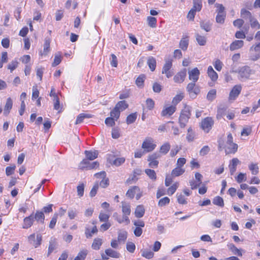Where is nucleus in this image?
I'll return each mask as SVG.
<instances>
[{
    "instance_id": "53",
    "label": "nucleus",
    "mask_w": 260,
    "mask_h": 260,
    "mask_svg": "<svg viewBox=\"0 0 260 260\" xmlns=\"http://www.w3.org/2000/svg\"><path fill=\"white\" fill-rule=\"evenodd\" d=\"M195 137V134L194 132L192 131V129L191 127H189L188 129V133L186 136V139L188 142H191L194 140Z\"/></svg>"
},
{
    "instance_id": "44",
    "label": "nucleus",
    "mask_w": 260,
    "mask_h": 260,
    "mask_svg": "<svg viewBox=\"0 0 260 260\" xmlns=\"http://www.w3.org/2000/svg\"><path fill=\"white\" fill-rule=\"evenodd\" d=\"M179 186V183L176 182L174 183L172 186H171L168 189V194L169 196H171L173 194Z\"/></svg>"
},
{
    "instance_id": "37",
    "label": "nucleus",
    "mask_w": 260,
    "mask_h": 260,
    "mask_svg": "<svg viewBox=\"0 0 260 260\" xmlns=\"http://www.w3.org/2000/svg\"><path fill=\"white\" fill-rule=\"evenodd\" d=\"M229 247L230 250L233 253V254L237 255L238 256H241L242 255V253L241 251V250L237 248L234 244H231L229 246Z\"/></svg>"
},
{
    "instance_id": "9",
    "label": "nucleus",
    "mask_w": 260,
    "mask_h": 260,
    "mask_svg": "<svg viewBox=\"0 0 260 260\" xmlns=\"http://www.w3.org/2000/svg\"><path fill=\"white\" fill-rule=\"evenodd\" d=\"M214 124V121L211 117H207L202 120L201 127L206 132L208 133Z\"/></svg>"
},
{
    "instance_id": "38",
    "label": "nucleus",
    "mask_w": 260,
    "mask_h": 260,
    "mask_svg": "<svg viewBox=\"0 0 260 260\" xmlns=\"http://www.w3.org/2000/svg\"><path fill=\"white\" fill-rule=\"evenodd\" d=\"M213 204L221 207H223L224 206L223 200L219 196H216L213 199Z\"/></svg>"
},
{
    "instance_id": "47",
    "label": "nucleus",
    "mask_w": 260,
    "mask_h": 260,
    "mask_svg": "<svg viewBox=\"0 0 260 260\" xmlns=\"http://www.w3.org/2000/svg\"><path fill=\"white\" fill-rule=\"evenodd\" d=\"M145 172L151 179L153 180H156V175L155 172L153 170L146 169L145 170Z\"/></svg>"
},
{
    "instance_id": "25",
    "label": "nucleus",
    "mask_w": 260,
    "mask_h": 260,
    "mask_svg": "<svg viewBox=\"0 0 260 260\" xmlns=\"http://www.w3.org/2000/svg\"><path fill=\"white\" fill-rule=\"evenodd\" d=\"M105 253L109 257L118 258L120 256V254L116 251H115L111 248H108L105 250Z\"/></svg>"
},
{
    "instance_id": "27",
    "label": "nucleus",
    "mask_w": 260,
    "mask_h": 260,
    "mask_svg": "<svg viewBox=\"0 0 260 260\" xmlns=\"http://www.w3.org/2000/svg\"><path fill=\"white\" fill-rule=\"evenodd\" d=\"M91 115L89 114H86V113H81L77 117L75 124H78L81 123H82L83 121V120L85 118H91Z\"/></svg>"
},
{
    "instance_id": "31",
    "label": "nucleus",
    "mask_w": 260,
    "mask_h": 260,
    "mask_svg": "<svg viewBox=\"0 0 260 260\" xmlns=\"http://www.w3.org/2000/svg\"><path fill=\"white\" fill-rule=\"evenodd\" d=\"M185 172V170L179 167H177L174 169L171 173L173 177H178L182 175Z\"/></svg>"
},
{
    "instance_id": "16",
    "label": "nucleus",
    "mask_w": 260,
    "mask_h": 260,
    "mask_svg": "<svg viewBox=\"0 0 260 260\" xmlns=\"http://www.w3.org/2000/svg\"><path fill=\"white\" fill-rule=\"evenodd\" d=\"M34 221V217L33 214H31L28 217H26L23 219V224L22 228L24 229H27L30 228L33 224Z\"/></svg>"
},
{
    "instance_id": "20",
    "label": "nucleus",
    "mask_w": 260,
    "mask_h": 260,
    "mask_svg": "<svg viewBox=\"0 0 260 260\" xmlns=\"http://www.w3.org/2000/svg\"><path fill=\"white\" fill-rule=\"evenodd\" d=\"M244 42L242 40H235L231 44L230 49L231 51H234L242 48Z\"/></svg>"
},
{
    "instance_id": "21",
    "label": "nucleus",
    "mask_w": 260,
    "mask_h": 260,
    "mask_svg": "<svg viewBox=\"0 0 260 260\" xmlns=\"http://www.w3.org/2000/svg\"><path fill=\"white\" fill-rule=\"evenodd\" d=\"M13 106V101L11 98H9L7 99L6 105L4 107V114L5 116H7L10 112L11 109L12 108Z\"/></svg>"
},
{
    "instance_id": "45",
    "label": "nucleus",
    "mask_w": 260,
    "mask_h": 260,
    "mask_svg": "<svg viewBox=\"0 0 260 260\" xmlns=\"http://www.w3.org/2000/svg\"><path fill=\"white\" fill-rule=\"evenodd\" d=\"M216 90L215 89L210 90L207 93V99L208 101H212L216 98Z\"/></svg>"
},
{
    "instance_id": "50",
    "label": "nucleus",
    "mask_w": 260,
    "mask_h": 260,
    "mask_svg": "<svg viewBox=\"0 0 260 260\" xmlns=\"http://www.w3.org/2000/svg\"><path fill=\"white\" fill-rule=\"evenodd\" d=\"M249 169L251 171L253 175H256L258 173V167L256 164L251 163L249 165Z\"/></svg>"
},
{
    "instance_id": "39",
    "label": "nucleus",
    "mask_w": 260,
    "mask_h": 260,
    "mask_svg": "<svg viewBox=\"0 0 260 260\" xmlns=\"http://www.w3.org/2000/svg\"><path fill=\"white\" fill-rule=\"evenodd\" d=\"M193 6L192 9L197 11H200L202 8V0H193Z\"/></svg>"
},
{
    "instance_id": "55",
    "label": "nucleus",
    "mask_w": 260,
    "mask_h": 260,
    "mask_svg": "<svg viewBox=\"0 0 260 260\" xmlns=\"http://www.w3.org/2000/svg\"><path fill=\"white\" fill-rule=\"evenodd\" d=\"M200 25L201 27L207 32L211 30V25L209 22H202L201 23Z\"/></svg>"
},
{
    "instance_id": "40",
    "label": "nucleus",
    "mask_w": 260,
    "mask_h": 260,
    "mask_svg": "<svg viewBox=\"0 0 260 260\" xmlns=\"http://www.w3.org/2000/svg\"><path fill=\"white\" fill-rule=\"evenodd\" d=\"M98 232V229L96 226L92 228V230L90 231L88 228H86L85 232V234L87 238H90L92 236V234H95Z\"/></svg>"
},
{
    "instance_id": "3",
    "label": "nucleus",
    "mask_w": 260,
    "mask_h": 260,
    "mask_svg": "<svg viewBox=\"0 0 260 260\" xmlns=\"http://www.w3.org/2000/svg\"><path fill=\"white\" fill-rule=\"evenodd\" d=\"M190 111L188 107L185 108V109L181 111L179 119L181 127H184L185 126L188 119L190 118Z\"/></svg>"
},
{
    "instance_id": "48",
    "label": "nucleus",
    "mask_w": 260,
    "mask_h": 260,
    "mask_svg": "<svg viewBox=\"0 0 260 260\" xmlns=\"http://www.w3.org/2000/svg\"><path fill=\"white\" fill-rule=\"evenodd\" d=\"M145 77L144 75H140L136 80V84L139 87L143 86Z\"/></svg>"
},
{
    "instance_id": "49",
    "label": "nucleus",
    "mask_w": 260,
    "mask_h": 260,
    "mask_svg": "<svg viewBox=\"0 0 260 260\" xmlns=\"http://www.w3.org/2000/svg\"><path fill=\"white\" fill-rule=\"evenodd\" d=\"M120 111L117 108H116V107H115L113 110L110 112L111 117H113V118H115L116 120L118 119L120 116Z\"/></svg>"
},
{
    "instance_id": "2",
    "label": "nucleus",
    "mask_w": 260,
    "mask_h": 260,
    "mask_svg": "<svg viewBox=\"0 0 260 260\" xmlns=\"http://www.w3.org/2000/svg\"><path fill=\"white\" fill-rule=\"evenodd\" d=\"M241 16L245 20H248L250 22V26L252 28H260V24L251 13L245 9H242L241 10Z\"/></svg>"
},
{
    "instance_id": "30",
    "label": "nucleus",
    "mask_w": 260,
    "mask_h": 260,
    "mask_svg": "<svg viewBox=\"0 0 260 260\" xmlns=\"http://www.w3.org/2000/svg\"><path fill=\"white\" fill-rule=\"evenodd\" d=\"M103 241L102 239L101 238H95L94 239L93 242L92 244L91 247L92 249L94 250H99L100 249L101 245H102Z\"/></svg>"
},
{
    "instance_id": "34",
    "label": "nucleus",
    "mask_w": 260,
    "mask_h": 260,
    "mask_svg": "<svg viewBox=\"0 0 260 260\" xmlns=\"http://www.w3.org/2000/svg\"><path fill=\"white\" fill-rule=\"evenodd\" d=\"M196 39L198 43L201 46H204L207 42L206 38L198 34H196Z\"/></svg>"
},
{
    "instance_id": "56",
    "label": "nucleus",
    "mask_w": 260,
    "mask_h": 260,
    "mask_svg": "<svg viewBox=\"0 0 260 260\" xmlns=\"http://www.w3.org/2000/svg\"><path fill=\"white\" fill-rule=\"evenodd\" d=\"M125 159L124 157H118L116 158L113 161L112 164L116 167L121 166L125 162Z\"/></svg>"
},
{
    "instance_id": "35",
    "label": "nucleus",
    "mask_w": 260,
    "mask_h": 260,
    "mask_svg": "<svg viewBox=\"0 0 260 260\" xmlns=\"http://www.w3.org/2000/svg\"><path fill=\"white\" fill-rule=\"evenodd\" d=\"M171 148V145L169 142H166L162 145L160 148L159 152L163 154H166Z\"/></svg>"
},
{
    "instance_id": "46",
    "label": "nucleus",
    "mask_w": 260,
    "mask_h": 260,
    "mask_svg": "<svg viewBox=\"0 0 260 260\" xmlns=\"http://www.w3.org/2000/svg\"><path fill=\"white\" fill-rule=\"evenodd\" d=\"M137 117V114L136 113H132L127 116L126 118V123L128 124H132L134 123Z\"/></svg>"
},
{
    "instance_id": "58",
    "label": "nucleus",
    "mask_w": 260,
    "mask_h": 260,
    "mask_svg": "<svg viewBox=\"0 0 260 260\" xmlns=\"http://www.w3.org/2000/svg\"><path fill=\"white\" fill-rule=\"evenodd\" d=\"M58 214L57 213H55L54 214L53 217L52 218V219L50 222V223L49 225V228L53 229L55 227V225L56 224L57 219L58 218Z\"/></svg>"
},
{
    "instance_id": "1",
    "label": "nucleus",
    "mask_w": 260,
    "mask_h": 260,
    "mask_svg": "<svg viewBox=\"0 0 260 260\" xmlns=\"http://www.w3.org/2000/svg\"><path fill=\"white\" fill-rule=\"evenodd\" d=\"M226 154H235L238 150V145L233 142V137L231 133H229L225 144L223 147Z\"/></svg>"
},
{
    "instance_id": "29",
    "label": "nucleus",
    "mask_w": 260,
    "mask_h": 260,
    "mask_svg": "<svg viewBox=\"0 0 260 260\" xmlns=\"http://www.w3.org/2000/svg\"><path fill=\"white\" fill-rule=\"evenodd\" d=\"M156 60L154 57L149 56L147 59V64L151 71H154L156 68Z\"/></svg>"
},
{
    "instance_id": "4",
    "label": "nucleus",
    "mask_w": 260,
    "mask_h": 260,
    "mask_svg": "<svg viewBox=\"0 0 260 260\" xmlns=\"http://www.w3.org/2000/svg\"><path fill=\"white\" fill-rule=\"evenodd\" d=\"M196 82L192 81L189 83L186 86V90L188 92L190 97L192 99L196 98L200 92V87L196 85Z\"/></svg>"
},
{
    "instance_id": "15",
    "label": "nucleus",
    "mask_w": 260,
    "mask_h": 260,
    "mask_svg": "<svg viewBox=\"0 0 260 260\" xmlns=\"http://www.w3.org/2000/svg\"><path fill=\"white\" fill-rule=\"evenodd\" d=\"M186 76V69H184L178 73L174 77V80L176 83H182L184 81Z\"/></svg>"
},
{
    "instance_id": "6",
    "label": "nucleus",
    "mask_w": 260,
    "mask_h": 260,
    "mask_svg": "<svg viewBox=\"0 0 260 260\" xmlns=\"http://www.w3.org/2000/svg\"><path fill=\"white\" fill-rule=\"evenodd\" d=\"M42 240V236L40 234H37L36 239L35 234H31L28 237V242L35 248L38 247L41 244Z\"/></svg>"
},
{
    "instance_id": "61",
    "label": "nucleus",
    "mask_w": 260,
    "mask_h": 260,
    "mask_svg": "<svg viewBox=\"0 0 260 260\" xmlns=\"http://www.w3.org/2000/svg\"><path fill=\"white\" fill-rule=\"evenodd\" d=\"M88 253V250L86 249H83L81 250L77 255V257L80 259V260H84L87 256V254Z\"/></svg>"
},
{
    "instance_id": "7",
    "label": "nucleus",
    "mask_w": 260,
    "mask_h": 260,
    "mask_svg": "<svg viewBox=\"0 0 260 260\" xmlns=\"http://www.w3.org/2000/svg\"><path fill=\"white\" fill-rule=\"evenodd\" d=\"M122 212L126 224H128L130 223L128 216L131 213V206L128 203L122 202Z\"/></svg>"
},
{
    "instance_id": "32",
    "label": "nucleus",
    "mask_w": 260,
    "mask_h": 260,
    "mask_svg": "<svg viewBox=\"0 0 260 260\" xmlns=\"http://www.w3.org/2000/svg\"><path fill=\"white\" fill-rule=\"evenodd\" d=\"M128 105L125 101H119L115 105L116 108H117L120 112L125 110L128 108Z\"/></svg>"
},
{
    "instance_id": "57",
    "label": "nucleus",
    "mask_w": 260,
    "mask_h": 260,
    "mask_svg": "<svg viewBox=\"0 0 260 260\" xmlns=\"http://www.w3.org/2000/svg\"><path fill=\"white\" fill-rule=\"evenodd\" d=\"M16 166L15 165H13L11 166L7 167L6 168V175L9 176L14 173Z\"/></svg>"
},
{
    "instance_id": "63",
    "label": "nucleus",
    "mask_w": 260,
    "mask_h": 260,
    "mask_svg": "<svg viewBox=\"0 0 260 260\" xmlns=\"http://www.w3.org/2000/svg\"><path fill=\"white\" fill-rule=\"evenodd\" d=\"M177 201L179 204H186L187 203L186 199L185 198L184 196L182 195V194H177Z\"/></svg>"
},
{
    "instance_id": "28",
    "label": "nucleus",
    "mask_w": 260,
    "mask_h": 260,
    "mask_svg": "<svg viewBox=\"0 0 260 260\" xmlns=\"http://www.w3.org/2000/svg\"><path fill=\"white\" fill-rule=\"evenodd\" d=\"M139 190V187L137 186H134L129 188L126 193V195L127 197L131 199H133L134 198L135 194L136 193L137 191Z\"/></svg>"
},
{
    "instance_id": "24",
    "label": "nucleus",
    "mask_w": 260,
    "mask_h": 260,
    "mask_svg": "<svg viewBox=\"0 0 260 260\" xmlns=\"http://www.w3.org/2000/svg\"><path fill=\"white\" fill-rule=\"evenodd\" d=\"M85 154L86 155V158L88 159H89L90 160H92L98 157L99 152L97 150H94V151L86 150L85 151Z\"/></svg>"
},
{
    "instance_id": "8",
    "label": "nucleus",
    "mask_w": 260,
    "mask_h": 260,
    "mask_svg": "<svg viewBox=\"0 0 260 260\" xmlns=\"http://www.w3.org/2000/svg\"><path fill=\"white\" fill-rule=\"evenodd\" d=\"M94 176L96 178L102 179L100 183H99V185L102 187L106 188L109 185V179L106 177V173L105 171L96 173Z\"/></svg>"
},
{
    "instance_id": "5",
    "label": "nucleus",
    "mask_w": 260,
    "mask_h": 260,
    "mask_svg": "<svg viewBox=\"0 0 260 260\" xmlns=\"http://www.w3.org/2000/svg\"><path fill=\"white\" fill-rule=\"evenodd\" d=\"M156 146V145L154 143L153 139L151 137L146 138L142 144V148L146 152L152 151Z\"/></svg>"
},
{
    "instance_id": "11",
    "label": "nucleus",
    "mask_w": 260,
    "mask_h": 260,
    "mask_svg": "<svg viewBox=\"0 0 260 260\" xmlns=\"http://www.w3.org/2000/svg\"><path fill=\"white\" fill-rule=\"evenodd\" d=\"M242 90V86L240 85H235L230 92L229 100L230 101L235 100L240 94Z\"/></svg>"
},
{
    "instance_id": "19",
    "label": "nucleus",
    "mask_w": 260,
    "mask_h": 260,
    "mask_svg": "<svg viewBox=\"0 0 260 260\" xmlns=\"http://www.w3.org/2000/svg\"><path fill=\"white\" fill-rule=\"evenodd\" d=\"M239 163V160L237 158H234L231 160L229 167L231 175H233L236 172L237 166Z\"/></svg>"
},
{
    "instance_id": "59",
    "label": "nucleus",
    "mask_w": 260,
    "mask_h": 260,
    "mask_svg": "<svg viewBox=\"0 0 260 260\" xmlns=\"http://www.w3.org/2000/svg\"><path fill=\"white\" fill-rule=\"evenodd\" d=\"M225 14H217L216 21L218 23L223 24L224 22Z\"/></svg>"
},
{
    "instance_id": "64",
    "label": "nucleus",
    "mask_w": 260,
    "mask_h": 260,
    "mask_svg": "<svg viewBox=\"0 0 260 260\" xmlns=\"http://www.w3.org/2000/svg\"><path fill=\"white\" fill-rule=\"evenodd\" d=\"M189 183L191 189L193 190L197 189L201 184L202 183L198 182V181L194 180L192 179L189 181Z\"/></svg>"
},
{
    "instance_id": "60",
    "label": "nucleus",
    "mask_w": 260,
    "mask_h": 260,
    "mask_svg": "<svg viewBox=\"0 0 260 260\" xmlns=\"http://www.w3.org/2000/svg\"><path fill=\"white\" fill-rule=\"evenodd\" d=\"M54 101V109L56 110H58L60 112L61 108L60 106L59 100L58 96H55V99H53Z\"/></svg>"
},
{
    "instance_id": "52",
    "label": "nucleus",
    "mask_w": 260,
    "mask_h": 260,
    "mask_svg": "<svg viewBox=\"0 0 260 260\" xmlns=\"http://www.w3.org/2000/svg\"><path fill=\"white\" fill-rule=\"evenodd\" d=\"M110 215L108 214L101 212L99 214V219L101 222H107L109 220Z\"/></svg>"
},
{
    "instance_id": "12",
    "label": "nucleus",
    "mask_w": 260,
    "mask_h": 260,
    "mask_svg": "<svg viewBox=\"0 0 260 260\" xmlns=\"http://www.w3.org/2000/svg\"><path fill=\"white\" fill-rule=\"evenodd\" d=\"M172 63L170 60H168L166 61V63L163 66L162 69V74H166L168 78L171 77L174 74V73L170 70L171 68H172Z\"/></svg>"
},
{
    "instance_id": "23",
    "label": "nucleus",
    "mask_w": 260,
    "mask_h": 260,
    "mask_svg": "<svg viewBox=\"0 0 260 260\" xmlns=\"http://www.w3.org/2000/svg\"><path fill=\"white\" fill-rule=\"evenodd\" d=\"M145 211L143 205H140L137 206L135 211V216L137 218L142 217L144 215Z\"/></svg>"
},
{
    "instance_id": "22",
    "label": "nucleus",
    "mask_w": 260,
    "mask_h": 260,
    "mask_svg": "<svg viewBox=\"0 0 260 260\" xmlns=\"http://www.w3.org/2000/svg\"><path fill=\"white\" fill-rule=\"evenodd\" d=\"M228 107L225 105H220L217 109L216 117L218 119H221L225 115Z\"/></svg>"
},
{
    "instance_id": "26",
    "label": "nucleus",
    "mask_w": 260,
    "mask_h": 260,
    "mask_svg": "<svg viewBox=\"0 0 260 260\" xmlns=\"http://www.w3.org/2000/svg\"><path fill=\"white\" fill-rule=\"evenodd\" d=\"M208 74L212 81H215L217 80L218 75L211 66H209L208 68Z\"/></svg>"
},
{
    "instance_id": "33",
    "label": "nucleus",
    "mask_w": 260,
    "mask_h": 260,
    "mask_svg": "<svg viewBox=\"0 0 260 260\" xmlns=\"http://www.w3.org/2000/svg\"><path fill=\"white\" fill-rule=\"evenodd\" d=\"M34 217L38 222H40L42 223L44 222L45 216L42 211H37Z\"/></svg>"
},
{
    "instance_id": "10",
    "label": "nucleus",
    "mask_w": 260,
    "mask_h": 260,
    "mask_svg": "<svg viewBox=\"0 0 260 260\" xmlns=\"http://www.w3.org/2000/svg\"><path fill=\"white\" fill-rule=\"evenodd\" d=\"M239 74V78L240 79H248L251 72V70L248 66H244L238 69L237 71Z\"/></svg>"
},
{
    "instance_id": "14",
    "label": "nucleus",
    "mask_w": 260,
    "mask_h": 260,
    "mask_svg": "<svg viewBox=\"0 0 260 260\" xmlns=\"http://www.w3.org/2000/svg\"><path fill=\"white\" fill-rule=\"evenodd\" d=\"M58 247V243L57 239L55 238L51 237L49 243L47 256H49L54 250L56 249Z\"/></svg>"
},
{
    "instance_id": "62",
    "label": "nucleus",
    "mask_w": 260,
    "mask_h": 260,
    "mask_svg": "<svg viewBox=\"0 0 260 260\" xmlns=\"http://www.w3.org/2000/svg\"><path fill=\"white\" fill-rule=\"evenodd\" d=\"M18 62L16 60L12 61L9 63L8 69H9L11 72H12L18 66Z\"/></svg>"
},
{
    "instance_id": "36",
    "label": "nucleus",
    "mask_w": 260,
    "mask_h": 260,
    "mask_svg": "<svg viewBox=\"0 0 260 260\" xmlns=\"http://www.w3.org/2000/svg\"><path fill=\"white\" fill-rule=\"evenodd\" d=\"M91 164L89 160L87 159H84L79 164V168L81 170H88V167Z\"/></svg>"
},
{
    "instance_id": "17",
    "label": "nucleus",
    "mask_w": 260,
    "mask_h": 260,
    "mask_svg": "<svg viewBox=\"0 0 260 260\" xmlns=\"http://www.w3.org/2000/svg\"><path fill=\"white\" fill-rule=\"evenodd\" d=\"M189 44L188 37L183 35L179 43V47L183 51H186Z\"/></svg>"
},
{
    "instance_id": "51",
    "label": "nucleus",
    "mask_w": 260,
    "mask_h": 260,
    "mask_svg": "<svg viewBox=\"0 0 260 260\" xmlns=\"http://www.w3.org/2000/svg\"><path fill=\"white\" fill-rule=\"evenodd\" d=\"M147 19L149 26L152 28L156 27L157 20L155 17L148 16Z\"/></svg>"
},
{
    "instance_id": "41",
    "label": "nucleus",
    "mask_w": 260,
    "mask_h": 260,
    "mask_svg": "<svg viewBox=\"0 0 260 260\" xmlns=\"http://www.w3.org/2000/svg\"><path fill=\"white\" fill-rule=\"evenodd\" d=\"M142 256L147 259H150L154 256V253L151 251H149L146 249H142Z\"/></svg>"
},
{
    "instance_id": "43",
    "label": "nucleus",
    "mask_w": 260,
    "mask_h": 260,
    "mask_svg": "<svg viewBox=\"0 0 260 260\" xmlns=\"http://www.w3.org/2000/svg\"><path fill=\"white\" fill-rule=\"evenodd\" d=\"M127 237V233L125 231H120L118 234V241L124 242Z\"/></svg>"
},
{
    "instance_id": "13",
    "label": "nucleus",
    "mask_w": 260,
    "mask_h": 260,
    "mask_svg": "<svg viewBox=\"0 0 260 260\" xmlns=\"http://www.w3.org/2000/svg\"><path fill=\"white\" fill-rule=\"evenodd\" d=\"M188 78L193 82H197L200 75V72L197 68L188 71Z\"/></svg>"
},
{
    "instance_id": "18",
    "label": "nucleus",
    "mask_w": 260,
    "mask_h": 260,
    "mask_svg": "<svg viewBox=\"0 0 260 260\" xmlns=\"http://www.w3.org/2000/svg\"><path fill=\"white\" fill-rule=\"evenodd\" d=\"M176 108L174 106H171L162 110L161 113L162 116H170L175 112Z\"/></svg>"
},
{
    "instance_id": "54",
    "label": "nucleus",
    "mask_w": 260,
    "mask_h": 260,
    "mask_svg": "<svg viewBox=\"0 0 260 260\" xmlns=\"http://www.w3.org/2000/svg\"><path fill=\"white\" fill-rule=\"evenodd\" d=\"M170 199L168 197H164L161 199L159 200L158 203V205L159 207H163L165 206L170 203Z\"/></svg>"
},
{
    "instance_id": "42",
    "label": "nucleus",
    "mask_w": 260,
    "mask_h": 260,
    "mask_svg": "<svg viewBox=\"0 0 260 260\" xmlns=\"http://www.w3.org/2000/svg\"><path fill=\"white\" fill-rule=\"evenodd\" d=\"M50 40L49 38H45L44 44L43 45V53L44 54H47L48 52L50 51Z\"/></svg>"
}]
</instances>
